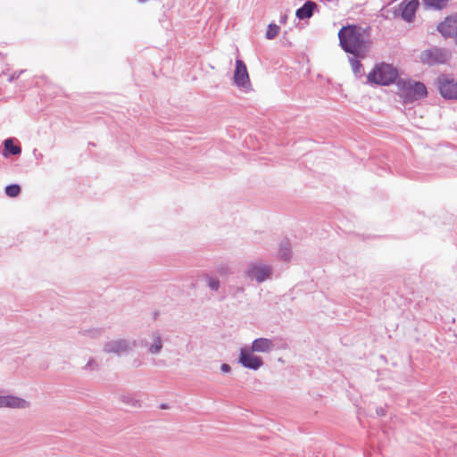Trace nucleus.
Here are the masks:
<instances>
[{
    "mask_svg": "<svg viewBox=\"0 0 457 457\" xmlns=\"http://www.w3.org/2000/svg\"><path fill=\"white\" fill-rule=\"evenodd\" d=\"M341 47L356 58H364L370 43L364 36V30L356 26L343 27L338 32Z\"/></svg>",
    "mask_w": 457,
    "mask_h": 457,
    "instance_id": "f257e3e1",
    "label": "nucleus"
},
{
    "mask_svg": "<svg viewBox=\"0 0 457 457\" xmlns=\"http://www.w3.org/2000/svg\"><path fill=\"white\" fill-rule=\"evenodd\" d=\"M273 268L262 260L251 262L244 270L245 277L250 281L262 284L271 279Z\"/></svg>",
    "mask_w": 457,
    "mask_h": 457,
    "instance_id": "f03ea898",
    "label": "nucleus"
},
{
    "mask_svg": "<svg viewBox=\"0 0 457 457\" xmlns=\"http://www.w3.org/2000/svg\"><path fill=\"white\" fill-rule=\"evenodd\" d=\"M397 75L396 69L390 64L382 62L374 67L368 74L367 79L370 83L386 86L395 82Z\"/></svg>",
    "mask_w": 457,
    "mask_h": 457,
    "instance_id": "7ed1b4c3",
    "label": "nucleus"
},
{
    "mask_svg": "<svg viewBox=\"0 0 457 457\" xmlns=\"http://www.w3.org/2000/svg\"><path fill=\"white\" fill-rule=\"evenodd\" d=\"M401 84L402 96L405 103H412L427 96V88L421 82L403 81Z\"/></svg>",
    "mask_w": 457,
    "mask_h": 457,
    "instance_id": "20e7f679",
    "label": "nucleus"
},
{
    "mask_svg": "<svg viewBox=\"0 0 457 457\" xmlns=\"http://www.w3.org/2000/svg\"><path fill=\"white\" fill-rule=\"evenodd\" d=\"M451 57L449 51L439 47L426 49L420 54V61L428 65L445 63Z\"/></svg>",
    "mask_w": 457,
    "mask_h": 457,
    "instance_id": "39448f33",
    "label": "nucleus"
},
{
    "mask_svg": "<svg viewBox=\"0 0 457 457\" xmlns=\"http://www.w3.org/2000/svg\"><path fill=\"white\" fill-rule=\"evenodd\" d=\"M136 341L129 338H118L108 341L104 345V352L116 355L127 354L134 349Z\"/></svg>",
    "mask_w": 457,
    "mask_h": 457,
    "instance_id": "423d86ee",
    "label": "nucleus"
},
{
    "mask_svg": "<svg viewBox=\"0 0 457 457\" xmlns=\"http://www.w3.org/2000/svg\"><path fill=\"white\" fill-rule=\"evenodd\" d=\"M164 339L160 330L155 329L148 334V337L142 340V346L148 354L159 355L163 349Z\"/></svg>",
    "mask_w": 457,
    "mask_h": 457,
    "instance_id": "0eeeda50",
    "label": "nucleus"
},
{
    "mask_svg": "<svg viewBox=\"0 0 457 457\" xmlns=\"http://www.w3.org/2000/svg\"><path fill=\"white\" fill-rule=\"evenodd\" d=\"M249 347L240 349L238 363L243 367L257 370L263 365V361L260 356L254 355Z\"/></svg>",
    "mask_w": 457,
    "mask_h": 457,
    "instance_id": "6e6552de",
    "label": "nucleus"
},
{
    "mask_svg": "<svg viewBox=\"0 0 457 457\" xmlns=\"http://www.w3.org/2000/svg\"><path fill=\"white\" fill-rule=\"evenodd\" d=\"M438 88L441 96L445 99L457 100V81L453 79L442 75L437 79Z\"/></svg>",
    "mask_w": 457,
    "mask_h": 457,
    "instance_id": "1a4fd4ad",
    "label": "nucleus"
},
{
    "mask_svg": "<svg viewBox=\"0 0 457 457\" xmlns=\"http://www.w3.org/2000/svg\"><path fill=\"white\" fill-rule=\"evenodd\" d=\"M234 83L245 90H248L251 87V82L245 62L240 60H236V69L234 71Z\"/></svg>",
    "mask_w": 457,
    "mask_h": 457,
    "instance_id": "9d476101",
    "label": "nucleus"
},
{
    "mask_svg": "<svg viewBox=\"0 0 457 457\" xmlns=\"http://www.w3.org/2000/svg\"><path fill=\"white\" fill-rule=\"evenodd\" d=\"M30 403L23 398L15 395H0V408L28 409Z\"/></svg>",
    "mask_w": 457,
    "mask_h": 457,
    "instance_id": "9b49d317",
    "label": "nucleus"
},
{
    "mask_svg": "<svg viewBox=\"0 0 457 457\" xmlns=\"http://www.w3.org/2000/svg\"><path fill=\"white\" fill-rule=\"evenodd\" d=\"M437 31L445 37L457 36V15L446 17L437 25Z\"/></svg>",
    "mask_w": 457,
    "mask_h": 457,
    "instance_id": "f8f14e48",
    "label": "nucleus"
},
{
    "mask_svg": "<svg viewBox=\"0 0 457 457\" xmlns=\"http://www.w3.org/2000/svg\"><path fill=\"white\" fill-rule=\"evenodd\" d=\"M253 353H268L274 350L275 344L271 339L260 337L252 342L251 347H249Z\"/></svg>",
    "mask_w": 457,
    "mask_h": 457,
    "instance_id": "ddd939ff",
    "label": "nucleus"
},
{
    "mask_svg": "<svg viewBox=\"0 0 457 457\" xmlns=\"http://www.w3.org/2000/svg\"><path fill=\"white\" fill-rule=\"evenodd\" d=\"M419 4L420 3L418 0H411L408 3L403 2L400 4L402 18L408 22L412 21Z\"/></svg>",
    "mask_w": 457,
    "mask_h": 457,
    "instance_id": "4468645a",
    "label": "nucleus"
},
{
    "mask_svg": "<svg viewBox=\"0 0 457 457\" xmlns=\"http://www.w3.org/2000/svg\"><path fill=\"white\" fill-rule=\"evenodd\" d=\"M316 4L312 1H306L300 8L296 10L295 15L300 20L309 19L312 16L316 8Z\"/></svg>",
    "mask_w": 457,
    "mask_h": 457,
    "instance_id": "2eb2a0df",
    "label": "nucleus"
},
{
    "mask_svg": "<svg viewBox=\"0 0 457 457\" xmlns=\"http://www.w3.org/2000/svg\"><path fill=\"white\" fill-rule=\"evenodd\" d=\"M279 257L286 262L291 260V244L287 239L281 241L279 245Z\"/></svg>",
    "mask_w": 457,
    "mask_h": 457,
    "instance_id": "dca6fc26",
    "label": "nucleus"
},
{
    "mask_svg": "<svg viewBox=\"0 0 457 457\" xmlns=\"http://www.w3.org/2000/svg\"><path fill=\"white\" fill-rule=\"evenodd\" d=\"M4 156H6L7 154L17 155L21 153V148L20 146L14 145L12 138L5 139L4 142Z\"/></svg>",
    "mask_w": 457,
    "mask_h": 457,
    "instance_id": "f3484780",
    "label": "nucleus"
},
{
    "mask_svg": "<svg viewBox=\"0 0 457 457\" xmlns=\"http://www.w3.org/2000/svg\"><path fill=\"white\" fill-rule=\"evenodd\" d=\"M426 7L433 10H443L446 8L450 0H422Z\"/></svg>",
    "mask_w": 457,
    "mask_h": 457,
    "instance_id": "a211bd4d",
    "label": "nucleus"
},
{
    "mask_svg": "<svg viewBox=\"0 0 457 457\" xmlns=\"http://www.w3.org/2000/svg\"><path fill=\"white\" fill-rule=\"evenodd\" d=\"M104 333V329L100 328H85L80 331V334L83 337H90V338H99L102 337Z\"/></svg>",
    "mask_w": 457,
    "mask_h": 457,
    "instance_id": "6ab92c4d",
    "label": "nucleus"
},
{
    "mask_svg": "<svg viewBox=\"0 0 457 457\" xmlns=\"http://www.w3.org/2000/svg\"><path fill=\"white\" fill-rule=\"evenodd\" d=\"M21 192V187L18 184H11L5 187L4 193L8 197H17Z\"/></svg>",
    "mask_w": 457,
    "mask_h": 457,
    "instance_id": "aec40b11",
    "label": "nucleus"
},
{
    "mask_svg": "<svg viewBox=\"0 0 457 457\" xmlns=\"http://www.w3.org/2000/svg\"><path fill=\"white\" fill-rule=\"evenodd\" d=\"M121 401L130 406L139 407V401L137 400L132 395H123L120 396Z\"/></svg>",
    "mask_w": 457,
    "mask_h": 457,
    "instance_id": "412c9836",
    "label": "nucleus"
},
{
    "mask_svg": "<svg viewBox=\"0 0 457 457\" xmlns=\"http://www.w3.org/2000/svg\"><path fill=\"white\" fill-rule=\"evenodd\" d=\"M349 62L351 63L352 70L355 76L361 77V69L362 65L361 63L355 58H350Z\"/></svg>",
    "mask_w": 457,
    "mask_h": 457,
    "instance_id": "4be33fe9",
    "label": "nucleus"
},
{
    "mask_svg": "<svg viewBox=\"0 0 457 457\" xmlns=\"http://www.w3.org/2000/svg\"><path fill=\"white\" fill-rule=\"evenodd\" d=\"M278 31H279V27L274 23H270L268 26V29L266 30V38L273 39L274 37H277Z\"/></svg>",
    "mask_w": 457,
    "mask_h": 457,
    "instance_id": "5701e85b",
    "label": "nucleus"
},
{
    "mask_svg": "<svg viewBox=\"0 0 457 457\" xmlns=\"http://www.w3.org/2000/svg\"><path fill=\"white\" fill-rule=\"evenodd\" d=\"M207 285L213 291H218L220 288L219 279L212 277L207 278Z\"/></svg>",
    "mask_w": 457,
    "mask_h": 457,
    "instance_id": "b1692460",
    "label": "nucleus"
},
{
    "mask_svg": "<svg viewBox=\"0 0 457 457\" xmlns=\"http://www.w3.org/2000/svg\"><path fill=\"white\" fill-rule=\"evenodd\" d=\"M85 370H95L98 369V365L94 359H89L84 367Z\"/></svg>",
    "mask_w": 457,
    "mask_h": 457,
    "instance_id": "393cba45",
    "label": "nucleus"
},
{
    "mask_svg": "<svg viewBox=\"0 0 457 457\" xmlns=\"http://www.w3.org/2000/svg\"><path fill=\"white\" fill-rule=\"evenodd\" d=\"M23 72V71H20L19 72H14L13 74H12L9 78V81L10 82H12L13 80H15L16 79H18L20 77V75Z\"/></svg>",
    "mask_w": 457,
    "mask_h": 457,
    "instance_id": "a878e982",
    "label": "nucleus"
},
{
    "mask_svg": "<svg viewBox=\"0 0 457 457\" xmlns=\"http://www.w3.org/2000/svg\"><path fill=\"white\" fill-rule=\"evenodd\" d=\"M220 370H221V371H223V372H229V371L231 370V368H230V366H229L228 364H227V363H223V364H221V366H220Z\"/></svg>",
    "mask_w": 457,
    "mask_h": 457,
    "instance_id": "bb28decb",
    "label": "nucleus"
},
{
    "mask_svg": "<svg viewBox=\"0 0 457 457\" xmlns=\"http://www.w3.org/2000/svg\"><path fill=\"white\" fill-rule=\"evenodd\" d=\"M376 411L378 416H384L386 414V411L383 408H378Z\"/></svg>",
    "mask_w": 457,
    "mask_h": 457,
    "instance_id": "cd10ccee",
    "label": "nucleus"
},
{
    "mask_svg": "<svg viewBox=\"0 0 457 457\" xmlns=\"http://www.w3.org/2000/svg\"><path fill=\"white\" fill-rule=\"evenodd\" d=\"M220 274H228V273H229V270H228V268H221V269H220Z\"/></svg>",
    "mask_w": 457,
    "mask_h": 457,
    "instance_id": "c85d7f7f",
    "label": "nucleus"
},
{
    "mask_svg": "<svg viewBox=\"0 0 457 457\" xmlns=\"http://www.w3.org/2000/svg\"><path fill=\"white\" fill-rule=\"evenodd\" d=\"M148 0H138L139 3L143 4V3H145L147 2Z\"/></svg>",
    "mask_w": 457,
    "mask_h": 457,
    "instance_id": "c756f323",
    "label": "nucleus"
},
{
    "mask_svg": "<svg viewBox=\"0 0 457 457\" xmlns=\"http://www.w3.org/2000/svg\"><path fill=\"white\" fill-rule=\"evenodd\" d=\"M238 291L244 292V288L243 287H239Z\"/></svg>",
    "mask_w": 457,
    "mask_h": 457,
    "instance_id": "7c9ffc66",
    "label": "nucleus"
}]
</instances>
